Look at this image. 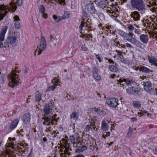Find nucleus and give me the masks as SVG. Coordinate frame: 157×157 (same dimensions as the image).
<instances>
[{
    "label": "nucleus",
    "mask_w": 157,
    "mask_h": 157,
    "mask_svg": "<svg viewBox=\"0 0 157 157\" xmlns=\"http://www.w3.org/2000/svg\"><path fill=\"white\" fill-rule=\"evenodd\" d=\"M140 40L143 44H147L149 41L148 35L147 34H142L140 35Z\"/></svg>",
    "instance_id": "f8f14e48"
},
{
    "label": "nucleus",
    "mask_w": 157,
    "mask_h": 157,
    "mask_svg": "<svg viewBox=\"0 0 157 157\" xmlns=\"http://www.w3.org/2000/svg\"><path fill=\"white\" fill-rule=\"evenodd\" d=\"M57 40V39L55 37H54L52 35H50L49 38H48V41L50 42H52L53 41Z\"/></svg>",
    "instance_id": "72a5a7b5"
},
{
    "label": "nucleus",
    "mask_w": 157,
    "mask_h": 157,
    "mask_svg": "<svg viewBox=\"0 0 157 157\" xmlns=\"http://www.w3.org/2000/svg\"><path fill=\"white\" fill-rule=\"evenodd\" d=\"M131 43L134 44L136 47L138 48H143V44L139 40H136L135 37L134 38Z\"/></svg>",
    "instance_id": "f3484780"
},
{
    "label": "nucleus",
    "mask_w": 157,
    "mask_h": 157,
    "mask_svg": "<svg viewBox=\"0 0 157 157\" xmlns=\"http://www.w3.org/2000/svg\"><path fill=\"white\" fill-rule=\"evenodd\" d=\"M114 45H115V46H117L118 47H119L118 45L119 46L120 45V43H119V42H116V41L115 40H114Z\"/></svg>",
    "instance_id": "864d4df0"
},
{
    "label": "nucleus",
    "mask_w": 157,
    "mask_h": 157,
    "mask_svg": "<svg viewBox=\"0 0 157 157\" xmlns=\"http://www.w3.org/2000/svg\"><path fill=\"white\" fill-rule=\"evenodd\" d=\"M39 10L40 12L42 14V17L45 19L47 17V14L45 13V9L43 5H40L39 6Z\"/></svg>",
    "instance_id": "a211bd4d"
},
{
    "label": "nucleus",
    "mask_w": 157,
    "mask_h": 157,
    "mask_svg": "<svg viewBox=\"0 0 157 157\" xmlns=\"http://www.w3.org/2000/svg\"><path fill=\"white\" fill-rule=\"evenodd\" d=\"M133 131L132 129L130 127H129V131L128 133V136L129 138H130L132 135V133Z\"/></svg>",
    "instance_id": "c9c22d12"
},
{
    "label": "nucleus",
    "mask_w": 157,
    "mask_h": 157,
    "mask_svg": "<svg viewBox=\"0 0 157 157\" xmlns=\"http://www.w3.org/2000/svg\"><path fill=\"white\" fill-rule=\"evenodd\" d=\"M14 21L15 22L17 21H20V19L19 18L18 16L17 15L13 17Z\"/></svg>",
    "instance_id": "a18cd8bd"
},
{
    "label": "nucleus",
    "mask_w": 157,
    "mask_h": 157,
    "mask_svg": "<svg viewBox=\"0 0 157 157\" xmlns=\"http://www.w3.org/2000/svg\"><path fill=\"white\" fill-rule=\"evenodd\" d=\"M82 17H85V18H87L88 17V16L87 13L85 11L82 12Z\"/></svg>",
    "instance_id": "c03bdc74"
},
{
    "label": "nucleus",
    "mask_w": 157,
    "mask_h": 157,
    "mask_svg": "<svg viewBox=\"0 0 157 157\" xmlns=\"http://www.w3.org/2000/svg\"><path fill=\"white\" fill-rule=\"evenodd\" d=\"M87 11L88 12L91 14L94 13L95 12V9L94 7L91 4H87L86 6Z\"/></svg>",
    "instance_id": "ddd939ff"
},
{
    "label": "nucleus",
    "mask_w": 157,
    "mask_h": 157,
    "mask_svg": "<svg viewBox=\"0 0 157 157\" xmlns=\"http://www.w3.org/2000/svg\"><path fill=\"white\" fill-rule=\"evenodd\" d=\"M93 76L94 78L98 80H100L101 78V77L98 74V73L95 74L93 75Z\"/></svg>",
    "instance_id": "e433bc0d"
},
{
    "label": "nucleus",
    "mask_w": 157,
    "mask_h": 157,
    "mask_svg": "<svg viewBox=\"0 0 157 157\" xmlns=\"http://www.w3.org/2000/svg\"><path fill=\"white\" fill-rule=\"evenodd\" d=\"M7 29L8 27L6 26L2 29L1 32L0 33V41L4 40L5 36Z\"/></svg>",
    "instance_id": "4468645a"
},
{
    "label": "nucleus",
    "mask_w": 157,
    "mask_h": 157,
    "mask_svg": "<svg viewBox=\"0 0 157 157\" xmlns=\"http://www.w3.org/2000/svg\"><path fill=\"white\" fill-rule=\"evenodd\" d=\"M42 119L44 120L46 123H48V124L49 125L50 124H54L53 121H55L56 119L53 118L52 116H46L44 115L42 118Z\"/></svg>",
    "instance_id": "1a4fd4ad"
},
{
    "label": "nucleus",
    "mask_w": 157,
    "mask_h": 157,
    "mask_svg": "<svg viewBox=\"0 0 157 157\" xmlns=\"http://www.w3.org/2000/svg\"><path fill=\"white\" fill-rule=\"evenodd\" d=\"M127 27L129 33L132 32V33L133 31H134L136 29L133 25L132 24L127 25Z\"/></svg>",
    "instance_id": "a878e982"
},
{
    "label": "nucleus",
    "mask_w": 157,
    "mask_h": 157,
    "mask_svg": "<svg viewBox=\"0 0 157 157\" xmlns=\"http://www.w3.org/2000/svg\"><path fill=\"white\" fill-rule=\"evenodd\" d=\"M130 3L132 8L138 11H134L131 13V18L134 21H139L140 15H143L146 13L147 9L145 4L143 0H130Z\"/></svg>",
    "instance_id": "f257e3e1"
},
{
    "label": "nucleus",
    "mask_w": 157,
    "mask_h": 157,
    "mask_svg": "<svg viewBox=\"0 0 157 157\" xmlns=\"http://www.w3.org/2000/svg\"><path fill=\"white\" fill-rule=\"evenodd\" d=\"M5 77L4 76H1L0 78V82L1 84H3L4 83Z\"/></svg>",
    "instance_id": "ea45409f"
},
{
    "label": "nucleus",
    "mask_w": 157,
    "mask_h": 157,
    "mask_svg": "<svg viewBox=\"0 0 157 157\" xmlns=\"http://www.w3.org/2000/svg\"><path fill=\"white\" fill-rule=\"evenodd\" d=\"M85 22L83 21H82L80 24V26L79 27V29L81 31L82 30V28L84 26Z\"/></svg>",
    "instance_id": "de8ad7c7"
},
{
    "label": "nucleus",
    "mask_w": 157,
    "mask_h": 157,
    "mask_svg": "<svg viewBox=\"0 0 157 157\" xmlns=\"http://www.w3.org/2000/svg\"><path fill=\"white\" fill-rule=\"evenodd\" d=\"M42 95L38 91L35 93V100L37 101H39L41 99Z\"/></svg>",
    "instance_id": "412c9836"
},
{
    "label": "nucleus",
    "mask_w": 157,
    "mask_h": 157,
    "mask_svg": "<svg viewBox=\"0 0 157 157\" xmlns=\"http://www.w3.org/2000/svg\"><path fill=\"white\" fill-rule=\"evenodd\" d=\"M106 102L108 105L112 107H116L118 105V100L115 98L107 99Z\"/></svg>",
    "instance_id": "423d86ee"
},
{
    "label": "nucleus",
    "mask_w": 157,
    "mask_h": 157,
    "mask_svg": "<svg viewBox=\"0 0 157 157\" xmlns=\"http://www.w3.org/2000/svg\"><path fill=\"white\" fill-rule=\"evenodd\" d=\"M67 97L68 100H70L71 99V95H67Z\"/></svg>",
    "instance_id": "0e129e2a"
},
{
    "label": "nucleus",
    "mask_w": 157,
    "mask_h": 157,
    "mask_svg": "<svg viewBox=\"0 0 157 157\" xmlns=\"http://www.w3.org/2000/svg\"><path fill=\"white\" fill-rule=\"evenodd\" d=\"M74 157H85V156L84 155L82 154H79L75 156Z\"/></svg>",
    "instance_id": "6e6d98bb"
},
{
    "label": "nucleus",
    "mask_w": 157,
    "mask_h": 157,
    "mask_svg": "<svg viewBox=\"0 0 157 157\" xmlns=\"http://www.w3.org/2000/svg\"><path fill=\"white\" fill-rule=\"evenodd\" d=\"M81 48L83 51H87V48L86 47L85 44L82 45Z\"/></svg>",
    "instance_id": "8fccbe9b"
},
{
    "label": "nucleus",
    "mask_w": 157,
    "mask_h": 157,
    "mask_svg": "<svg viewBox=\"0 0 157 157\" xmlns=\"http://www.w3.org/2000/svg\"><path fill=\"white\" fill-rule=\"evenodd\" d=\"M87 149V147L84 145H82L79 147L77 149H76V151L78 152H83L85 149Z\"/></svg>",
    "instance_id": "5701e85b"
},
{
    "label": "nucleus",
    "mask_w": 157,
    "mask_h": 157,
    "mask_svg": "<svg viewBox=\"0 0 157 157\" xmlns=\"http://www.w3.org/2000/svg\"><path fill=\"white\" fill-rule=\"evenodd\" d=\"M19 78V76L15 72L12 71L8 76L9 81V86L13 88L17 85L20 80Z\"/></svg>",
    "instance_id": "7ed1b4c3"
},
{
    "label": "nucleus",
    "mask_w": 157,
    "mask_h": 157,
    "mask_svg": "<svg viewBox=\"0 0 157 157\" xmlns=\"http://www.w3.org/2000/svg\"><path fill=\"white\" fill-rule=\"evenodd\" d=\"M52 17L54 21L56 22H59L62 19L60 16H57L56 15H53Z\"/></svg>",
    "instance_id": "c85d7f7f"
},
{
    "label": "nucleus",
    "mask_w": 157,
    "mask_h": 157,
    "mask_svg": "<svg viewBox=\"0 0 157 157\" xmlns=\"http://www.w3.org/2000/svg\"><path fill=\"white\" fill-rule=\"evenodd\" d=\"M108 61H109V63H114V61L111 59H108Z\"/></svg>",
    "instance_id": "e2e57ef3"
},
{
    "label": "nucleus",
    "mask_w": 157,
    "mask_h": 157,
    "mask_svg": "<svg viewBox=\"0 0 157 157\" xmlns=\"http://www.w3.org/2000/svg\"><path fill=\"white\" fill-rule=\"evenodd\" d=\"M54 107V103L53 102H50L49 103L48 105L46 106L45 108H53Z\"/></svg>",
    "instance_id": "f704fd0d"
},
{
    "label": "nucleus",
    "mask_w": 157,
    "mask_h": 157,
    "mask_svg": "<svg viewBox=\"0 0 157 157\" xmlns=\"http://www.w3.org/2000/svg\"><path fill=\"white\" fill-rule=\"evenodd\" d=\"M94 111L96 112L98 114L100 115H102L106 114V113L103 110V109L102 110H100V109H94Z\"/></svg>",
    "instance_id": "b1692460"
},
{
    "label": "nucleus",
    "mask_w": 157,
    "mask_h": 157,
    "mask_svg": "<svg viewBox=\"0 0 157 157\" xmlns=\"http://www.w3.org/2000/svg\"><path fill=\"white\" fill-rule=\"evenodd\" d=\"M110 132H106V134L105 135L106 136H110Z\"/></svg>",
    "instance_id": "338daca9"
},
{
    "label": "nucleus",
    "mask_w": 157,
    "mask_h": 157,
    "mask_svg": "<svg viewBox=\"0 0 157 157\" xmlns=\"http://www.w3.org/2000/svg\"><path fill=\"white\" fill-rule=\"evenodd\" d=\"M17 4L19 6H21L23 4L22 0H17Z\"/></svg>",
    "instance_id": "58836bf2"
},
{
    "label": "nucleus",
    "mask_w": 157,
    "mask_h": 157,
    "mask_svg": "<svg viewBox=\"0 0 157 157\" xmlns=\"http://www.w3.org/2000/svg\"><path fill=\"white\" fill-rule=\"evenodd\" d=\"M141 84L144 85V90L146 92H149L151 90V84L150 82L149 81L143 82H141Z\"/></svg>",
    "instance_id": "6e6552de"
},
{
    "label": "nucleus",
    "mask_w": 157,
    "mask_h": 157,
    "mask_svg": "<svg viewBox=\"0 0 157 157\" xmlns=\"http://www.w3.org/2000/svg\"><path fill=\"white\" fill-rule=\"evenodd\" d=\"M19 120L17 119H15L11 123L10 126V128L11 129H13L15 128L18 123Z\"/></svg>",
    "instance_id": "4be33fe9"
},
{
    "label": "nucleus",
    "mask_w": 157,
    "mask_h": 157,
    "mask_svg": "<svg viewBox=\"0 0 157 157\" xmlns=\"http://www.w3.org/2000/svg\"><path fill=\"white\" fill-rule=\"evenodd\" d=\"M4 157H14L11 152H7Z\"/></svg>",
    "instance_id": "79ce46f5"
},
{
    "label": "nucleus",
    "mask_w": 157,
    "mask_h": 157,
    "mask_svg": "<svg viewBox=\"0 0 157 157\" xmlns=\"http://www.w3.org/2000/svg\"><path fill=\"white\" fill-rule=\"evenodd\" d=\"M127 1V0H121L120 1H121V4H123L124 3L126 2Z\"/></svg>",
    "instance_id": "052dcab7"
},
{
    "label": "nucleus",
    "mask_w": 157,
    "mask_h": 157,
    "mask_svg": "<svg viewBox=\"0 0 157 157\" xmlns=\"http://www.w3.org/2000/svg\"><path fill=\"white\" fill-rule=\"evenodd\" d=\"M3 41H0V48H2L3 46V44L2 42Z\"/></svg>",
    "instance_id": "13d9d810"
},
{
    "label": "nucleus",
    "mask_w": 157,
    "mask_h": 157,
    "mask_svg": "<svg viewBox=\"0 0 157 157\" xmlns=\"http://www.w3.org/2000/svg\"><path fill=\"white\" fill-rule=\"evenodd\" d=\"M118 82L120 83L121 85H123V84L122 83L123 82H125L127 85H130L133 83L132 80L129 78L126 79L124 78L123 79H120Z\"/></svg>",
    "instance_id": "2eb2a0df"
},
{
    "label": "nucleus",
    "mask_w": 157,
    "mask_h": 157,
    "mask_svg": "<svg viewBox=\"0 0 157 157\" xmlns=\"http://www.w3.org/2000/svg\"><path fill=\"white\" fill-rule=\"evenodd\" d=\"M133 25L138 29L140 28V26L136 24H134Z\"/></svg>",
    "instance_id": "69168bd1"
},
{
    "label": "nucleus",
    "mask_w": 157,
    "mask_h": 157,
    "mask_svg": "<svg viewBox=\"0 0 157 157\" xmlns=\"http://www.w3.org/2000/svg\"><path fill=\"white\" fill-rule=\"evenodd\" d=\"M17 8L16 6L13 2H10V7L8 6L1 5H0V21L2 20L4 16L7 13L11 10L12 11L14 12Z\"/></svg>",
    "instance_id": "f03ea898"
},
{
    "label": "nucleus",
    "mask_w": 157,
    "mask_h": 157,
    "mask_svg": "<svg viewBox=\"0 0 157 157\" xmlns=\"http://www.w3.org/2000/svg\"><path fill=\"white\" fill-rule=\"evenodd\" d=\"M140 111H141V112H140V113H138L139 114H140V113L141 114H143L144 113H147V111H145V110L144 111L142 110H141Z\"/></svg>",
    "instance_id": "4d7b16f0"
},
{
    "label": "nucleus",
    "mask_w": 157,
    "mask_h": 157,
    "mask_svg": "<svg viewBox=\"0 0 157 157\" xmlns=\"http://www.w3.org/2000/svg\"><path fill=\"white\" fill-rule=\"evenodd\" d=\"M95 120H96V119H93V121L92 122L91 124L93 126H94L95 124V123L94 122ZM93 121V119H92V121Z\"/></svg>",
    "instance_id": "680f3d73"
},
{
    "label": "nucleus",
    "mask_w": 157,
    "mask_h": 157,
    "mask_svg": "<svg viewBox=\"0 0 157 157\" xmlns=\"http://www.w3.org/2000/svg\"><path fill=\"white\" fill-rule=\"evenodd\" d=\"M46 41L44 37H42L40 39V43L37 47V49L35 50V55L36 53L38 52V55L40 54L42 52L44 51L46 47Z\"/></svg>",
    "instance_id": "20e7f679"
},
{
    "label": "nucleus",
    "mask_w": 157,
    "mask_h": 157,
    "mask_svg": "<svg viewBox=\"0 0 157 157\" xmlns=\"http://www.w3.org/2000/svg\"><path fill=\"white\" fill-rule=\"evenodd\" d=\"M43 111L46 115L52 114V109H44Z\"/></svg>",
    "instance_id": "7c9ffc66"
},
{
    "label": "nucleus",
    "mask_w": 157,
    "mask_h": 157,
    "mask_svg": "<svg viewBox=\"0 0 157 157\" xmlns=\"http://www.w3.org/2000/svg\"><path fill=\"white\" fill-rule=\"evenodd\" d=\"M16 40L17 38L15 36H11L7 38L5 44H12L15 43Z\"/></svg>",
    "instance_id": "9d476101"
},
{
    "label": "nucleus",
    "mask_w": 157,
    "mask_h": 157,
    "mask_svg": "<svg viewBox=\"0 0 157 157\" xmlns=\"http://www.w3.org/2000/svg\"><path fill=\"white\" fill-rule=\"evenodd\" d=\"M90 129H92V128H91L90 125H86V130L89 131Z\"/></svg>",
    "instance_id": "5fc2aeb1"
},
{
    "label": "nucleus",
    "mask_w": 157,
    "mask_h": 157,
    "mask_svg": "<svg viewBox=\"0 0 157 157\" xmlns=\"http://www.w3.org/2000/svg\"><path fill=\"white\" fill-rule=\"evenodd\" d=\"M14 25L15 27L18 29H19L21 28V25L19 21H17L15 22L14 23Z\"/></svg>",
    "instance_id": "4c0bfd02"
},
{
    "label": "nucleus",
    "mask_w": 157,
    "mask_h": 157,
    "mask_svg": "<svg viewBox=\"0 0 157 157\" xmlns=\"http://www.w3.org/2000/svg\"><path fill=\"white\" fill-rule=\"evenodd\" d=\"M22 120L24 124H27L30 123V114L29 113L25 114L22 117Z\"/></svg>",
    "instance_id": "9b49d317"
},
{
    "label": "nucleus",
    "mask_w": 157,
    "mask_h": 157,
    "mask_svg": "<svg viewBox=\"0 0 157 157\" xmlns=\"http://www.w3.org/2000/svg\"><path fill=\"white\" fill-rule=\"evenodd\" d=\"M120 35L125 40H127L131 43L134 37H133L134 35L132 32L126 33L123 31H120L119 32Z\"/></svg>",
    "instance_id": "39448f33"
},
{
    "label": "nucleus",
    "mask_w": 157,
    "mask_h": 157,
    "mask_svg": "<svg viewBox=\"0 0 157 157\" xmlns=\"http://www.w3.org/2000/svg\"><path fill=\"white\" fill-rule=\"evenodd\" d=\"M101 126L103 129H106L107 130L108 128V126L105 121H102Z\"/></svg>",
    "instance_id": "473e14b6"
},
{
    "label": "nucleus",
    "mask_w": 157,
    "mask_h": 157,
    "mask_svg": "<svg viewBox=\"0 0 157 157\" xmlns=\"http://www.w3.org/2000/svg\"><path fill=\"white\" fill-rule=\"evenodd\" d=\"M59 80L58 78H55L52 80V85L48 87L47 89L46 90V92H48L51 90H53L54 89L56 88V87L58 86V85H59L58 83Z\"/></svg>",
    "instance_id": "0eeeda50"
},
{
    "label": "nucleus",
    "mask_w": 157,
    "mask_h": 157,
    "mask_svg": "<svg viewBox=\"0 0 157 157\" xmlns=\"http://www.w3.org/2000/svg\"><path fill=\"white\" fill-rule=\"evenodd\" d=\"M78 114L77 112H74L71 115L70 118L71 119H73L74 120H76L78 119Z\"/></svg>",
    "instance_id": "bb28decb"
},
{
    "label": "nucleus",
    "mask_w": 157,
    "mask_h": 157,
    "mask_svg": "<svg viewBox=\"0 0 157 157\" xmlns=\"http://www.w3.org/2000/svg\"><path fill=\"white\" fill-rule=\"evenodd\" d=\"M137 120V119L135 117H132L131 118V121H136Z\"/></svg>",
    "instance_id": "bf43d9fd"
},
{
    "label": "nucleus",
    "mask_w": 157,
    "mask_h": 157,
    "mask_svg": "<svg viewBox=\"0 0 157 157\" xmlns=\"http://www.w3.org/2000/svg\"><path fill=\"white\" fill-rule=\"evenodd\" d=\"M15 140V138H13L12 139L11 137H9L7 141V144H8V145L6 144V146L8 147H11L14 148V142L13 141Z\"/></svg>",
    "instance_id": "dca6fc26"
},
{
    "label": "nucleus",
    "mask_w": 157,
    "mask_h": 157,
    "mask_svg": "<svg viewBox=\"0 0 157 157\" xmlns=\"http://www.w3.org/2000/svg\"><path fill=\"white\" fill-rule=\"evenodd\" d=\"M134 32L137 34L138 35H140L141 34V32L140 30L136 29L134 31Z\"/></svg>",
    "instance_id": "37998d69"
},
{
    "label": "nucleus",
    "mask_w": 157,
    "mask_h": 157,
    "mask_svg": "<svg viewBox=\"0 0 157 157\" xmlns=\"http://www.w3.org/2000/svg\"><path fill=\"white\" fill-rule=\"evenodd\" d=\"M133 105L136 108H140L141 107V103L139 101H135L133 102Z\"/></svg>",
    "instance_id": "393cba45"
},
{
    "label": "nucleus",
    "mask_w": 157,
    "mask_h": 157,
    "mask_svg": "<svg viewBox=\"0 0 157 157\" xmlns=\"http://www.w3.org/2000/svg\"><path fill=\"white\" fill-rule=\"evenodd\" d=\"M125 46L127 48H132V46L131 44L128 43H126L125 44Z\"/></svg>",
    "instance_id": "3c124183"
},
{
    "label": "nucleus",
    "mask_w": 157,
    "mask_h": 157,
    "mask_svg": "<svg viewBox=\"0 0 157 157\" xmlns=\"http://www.w3.org/2000/svg\"><path fill=\"white\" fill-rule=\"evenodd\" d=\"M56 2H58L59 3H60L61 4L63 3L65 1V0H54Z\"/></svg>",
    "instance_id": "603ef678"
},
{
    "label": "nucleus",
    "mask_w": 157,
    "mask_h": 157,
    "mask_svg": "<svg viewBox=\"0 0 157 157\" xmlns=\"http://www.w3.org/2000/svg\"><path fill=\"white\" fill-rule=\"evenodd\" d=\"M133 87H130L128 88L126 90L127 93L129 94H133L135 92V90H133Z\"/></svg>",
    "instance_id": "2f4dec72"
},
{
    "label": "nucleus",
    "mask_w": 157,
    "mask_h": 157,
    "mask_svg": "<svg viewBox=\"0 0 157 157\" xmlns=\"http://www.w3.org/2000/svg\"><path fill=\"white\" fill-rule=\"evenodd\" d=\"M140 71L146 73H150L153 72V71L144 66H142L140 67Z\"/></svg>",
    "instance_id": "6ab92c4d"
},
{
    "label": "nucleus",
    "mask_w": 157,
    "mask_h": 157,
    "mask_svg": "<svg viewBox=\"0 0 157 157\" xmlns=\"http://www.w3.org/2000/svg\"><path fill=\"white\" fill-rule=\"evenodd\" d=\"M63 16L64 17V19L68 18L69 17V13L68 12L66 11L64 13Z\"/></svg>",
    "instance_id": "a19ab883"
},
{
    "label": "nucleus",
    "mask_w": 157,
    "mask_h": 157,
    "mask_svg": "<svg viewBox=\"0 0 157 157\" xmlns=\"http://www.w3.org/2000/svg\"><path fill=\"white\" fill-rule=\"evenodd\" d=\"M98 6L100 8L104 9L106 6V2L105 1L100 2L98 3Z\"/></svg>",
    "instance_id": "cd10ccee"
},
{
    "label": "nucleus",
    "mask_w": 157,
    "mask_h": 157,
    "mask_svg": "<svg viewBox=\"0 0 157 157\" xmlns=\"http://www.w3.org/2000/svg\"><path fill=\"white\" fill-rule=\"evenodd\" d=\"M109 70L112 72H116L117 71V68L115 66L111 65L109 67Z\"/></svg>",
    "instance_id": "c756f323"
},
{
    "label": "nucleus",
    "mask_w": 157,
    "mask_h": 157,
    "mask_svg": "<svg viewBox=\"0 0 157 157\" xmlns=\"http://www.w3.org/2000/svg\"><path fill=\"white\" fill-rule=\"evenodd\" d=\"M116 52H117V54L118 55L121 53V52H120V51H118L117 50H116Z\"/></svg>",
    "instance_id": "774afa93"
},
{
    "label": "nucleus",
    "mask_w": 157,
    "mask_h": 157,
    "mask_svg": "<svg viewBox=\"0 0 157 157\" xmlns=\"http://www.w3.org/2000/svg\"><path fill=\"white\" fill-rule=\"evenodd\" d=\"M98 70L96 67H94L93 70V75L98 73Z\"/></svg>",
    "instance_id": "09e8293b"
},
{
    "label": "nucleus",
    "mask_w": 157,
    "mask_h": 157,
    "mask_svg": "<svg viewBox=\"0 0 157 157\" xmlns=\"http://www.w3.org/2000/svg\"><path fill=\"white\" fill-rule=\"evenodd\" d=\"M96 58L98 60L99 62H101V60L103 59L102 57H101L98 54L96 55Z\"/></svg>",
    "instance_id": "49530a36"
},
{
    "label": "nucleus",
    "mask_w": 157,
    "mask_h": 157,
    "mask_svg": "<svg viewBox=\"0 0 157 157\" xmlns=\"http://www.w3.org/2000/svg\"><path fill=\"white\" fill-rule=\"evenodd\" d=\"M148 60L149 62L151 64L157 62V59L154 56H148Z\"/></svg>",
    "instance_id": "aec40b11"
}]
</instances>
